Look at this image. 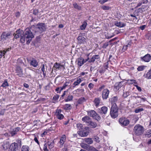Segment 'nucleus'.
Here are the masks:
<instances>
[{
    "label": "nucleus",
    "mask_w": 151,
    "mask_h": 151,
    "mask_svg": "<svg viewBox=\"0 0 151 151\" xmlns=\"http://www.w3.org/2000/svg\"><path fill=\"white\" fill-rule=\"evenodd\" d=\"M34 37V36L31 31L29 29H26L24 35L21 37L20 41L24 43L26 41L27 43L29 44Z\"/></svg>",
    "instance_id": "1"
},
{
    "label": "nucleus",
    "mask_w": 151,
    "mask_h": 151,
    "mask_svg": "<svg viewBox=\"0 0 151 151\" xmlns=\"http://www.w3.org/2000/svg\"><path fill=\"white\" fill-rule=\"evenodd\" d=\"M118 108L116 104L112 105L110 109V115L113 119L116 118L118 115Z\"/></svg>",
    "instance_id": "2"
},
{
    "label": "nucleus",
    "mask_w": 151,
    "mask_h": 151,
    "mask_svg": "<svg viewBox=\"0 0 151 151\" xmlns=\"http://www.w3.org/2000/svg\"><path fill=\"white\" fill-rule=\"evenodd\" d=\"M133 131L136 135L139 136L143 133L144 129L143 127L140 124H138L134 126Z\"/></svg>",
    "instance_id": "3"
},
{
    "label": "nucleus",
    "mask_w": 151,
    "mask_h": 151,
    "mask_svg": "<svg viewBox=\"0 0 151 151\" xmlns=\"http://www.w3.org/2000/svg\"><path fill=\"white\" fill-rule=\"evenodd\" d=\"M46 29V26L45 23H38L36 26L35 30V33L39 32L41 33L45 31Z\"/></svg>",
    "instance_id": "4"
},
{
    "label": "nucleus",
    "mask_w": 151,
    "mask_h": 151,
    "mask_svg": "<svg viewBox=\"0 0 151 151\" xmlns=\"http://www.w3.org/2000/svg\"><path fill=\"white\" fill-rule=\"evenodd\" d=\"M81 147L88 151H99L93 146L90 145L85 143H81L80 144Z\"/></svg>",
    "instance_id": "5"
},
{
    "label": "nucleus",
    "mask_w": 151,
    "mask_h": 151,
    "mask_svg": "<svg viewBox=\"0 0 151 151\" xmlns=\"http://www.w3.org/2000/svg\"><path fill=\"white\" fill-rule=\"evenodd\" d=\"M88 115V116L96 120H100L101 119L100 116L96 112L93 110H91L87 111Z\"/></svg>",
    "instance_id": "6"
},
{
    "label": "nucleus",
    "mask_w": 151,
    "mask_h": 151,
    "mask_svg": "<svg viewBox=\"0 0 151 151\" xmlns=\"http://www.w3.org/2000/svg\"><path fill=\"white\" fill-rule=\"evenodd\" d=\"M12 37V36L11 33L8 32L6 33V32H3L1 36V41L8 40Z\"/></svg>",
    "instance_id": "7"
},
{
    "label": "nucleus",
    "mask_w": 151,
    "mask_h": 151,
    "mask_svg": "<svg viewBox=\"0 0 151 151\" xmlns=\"http://www.w3.org/2000/svg\"><path fill=\"white\" fill-rule=\"evenodd\" d=\"M90 55V53L87 55L88 58L86 59H84L83 58L81 57L78 59V65L79 66L82 65L85 63L88 60L89 58L88 57Z\"/></svg>",
    "instance_id": "8"
},
{
    "label": "nucleus",
    "mask_w": 151,
    "mask_h": 151,
    "mask_svg": "<svg viewBox=\"0 0 151 151\" xmlns=\"http://www.w3.org/2000/svg\"><path fill=\"white\" fill-rule=\"evenodd\" d=\"M119 122L123 126H127L129 123V120L124 118H120L119 120Z\"/></svg>",
    "instance_id": "9"
},
{
    "label": "nucleus",
    "mask_w": 151,
    "mask_h": 151,
    "mask_svg": "<svg viewBox=\"0 0 151 151\" xmlns=\"http://www.w3.org/2000/svg\"><path fill=\"white\" fill-rule=\"evenodd\" d=\"M18 149L17 144L16 143H14L11 145L8 151H17Z\"/></svg>",
    "instance_id": "10"
},
{
    "label": "nucleus",
    "mask_w": 151,
    "mask_h": 151,
    "mask_svg": "<svg viewBox=\"0 0 151 151\" xmlns=\"http://www.w3.org/2000/svg\"><path fill=\"white\" fill-rule=\"evenodd\" d=\"M24 32L23 30L21 29L17 30L16 33L14 34L13 35L14 36V38L16 39L19 38L20 37H22V35H23Z\"/></svg>",
    "instance_id": "11"
},
{
    "label": "nucleus",
    "mask_w": 151,
    "mask_h": 151,
    "mask_svg": "<svg viewBox=\"0 0 151 151\" xmlns=\"http://www.w3.org/2000/svg\"><path fill=\"white\" fill-rule=\"evenodd\" d=\"M39 62L34 58H32L29 60V64L30 65L36 68L38 65Z\"/></svg>",
    "instance_id": "12"
},
{
    "label": "nucleus",
    "mask_w": 151,
    "mask_h": 151,
    "mask_svg": "<svg viewBox=\"0 0 151 151\" xmlns=\"http://www.w3.org/2000/svg\"><path fill=\"white\" fill-rule=\"evenodd\" d=\"M109 93V90L107 89H104L102 92V98L104 99H106L108 97Z\"/></svg>",
    "instance_id": "13"
},
{
    "label": "nucleus",
    "mask_w": 151,
    "mask_h": 151,
    "mask_svg": "<svg viewBox=\"0 0 151 151\" xmlns=\"http://www.w3.org/2000/svg\"><path fill=\"white\" fill-rule=\"evenodd\" d=\"M82 120L85 122L87 125H89V123L92 121L91 119L88 116H86L82 118Z\"/></svg>",
    "instance_id": "14"
},
{
    "label": "nucleus",
    "mask_w": 151,
    "mask_h": 151,
    "mask_svg": "<svg viewBox=\"0 0 151 151\" xmlns=\"http://www.w3.org/2000/svg\"><path fill=\"white\" fill-rule=\"evenodd\" d=\"M141 58L142 60L145 62H148L151 60V56L150 54H148Z\"/></svg>",
    "instance_id": "15"
},
{
    "label": "nucleus",
    "mask_w": 151,
    "mask_h": 151,
    "mask_svg": "<svg viewBox=\"0 0 151 151\" xmlns=\"http://www.w3.org/2000/svg\"><path fill=\"white\" fill-rule=\"evenodd\" d=\"M77 39L78 42L80 44H85L86 43V39L81 35H79Z\"/></svg>",
    "instance_id": "16"
},
{
    "label": "nucleus",
    "mask_w": 151,
    "mask_h": 151,
    "mask_svg": "<svg viewBox=\"0 0 151 151\" xmlns=\"http://www.w3.org/2000/svg\"><path fill=\"white\" fill-rule=\"evenodd\" d=\"M63 68V65H61L60 64L56 63L54 64L53 69L55 70H60Z\"/></svg>",
    "instance_id": "17"
},
{
    "label": "nucleus",
    "mask_w": 151,
    "mask_h": 151,
    "mask_svg": "<svg viewBox=\"0 0 151 151\" xmlns=\"http://www.w3.org/2000/svg\"><path fill=\"white\" fill-rule=\"evenodd\" d=\"M108 111V108L106 106H103L101 108L100 113L101 114H106Z\"/></svg>",
    "instance_id": "18"
},
{
    "label": "nucleus",
    "mask_w": 151,
    "mask_h": 151,
    "mask_svg": "<svg viewBox=\"0 0 151 151\" xmlns=\"http://www.w3.org/2000/svg\"><path fill=\"white\" fill-rule=\"evenodd\" d=\"M20 128L19 127H17L13 129V130L10 132V134L12 136H13L15 135L19 130Z\"/></svg>",
    "instance_id": "19"
},
{
    "label": "nucleus",
    "mask_w": 151,
    "mask_h": 151,
    "mask_svg": "<svg viewBox=\"0 0 151 151\" xmlns=\"http://www.w3.org/2000/svg\"><path fill=\"white\" fill-rule=\"evenodd\" d=\"M16 71L18 73V75L19 76H20L23 75V70L19 66L17 67L16 68Z\"/></svg>",
    "instance_id": "20"
},
{
    "label": "nucleus",
    "mask_w": 151,
    "mask_h": 151,
    "mask_svg": "<svg viewBox=\"0 0 151 151\" xmlns=\"http://www.w3.org/2000/svg\"><path fill=\"white\" fill-rule=\"evenodd\" d=\"M84 141L87 144L91 145L93 143V141L91 138H85L84 139Z\"/></svg>",
    "instance_id": "21"
},
{
    "label": "nucleus",
    "mask_w": 151,
    "mask_h": 151,
    "mask_svg": "<svg viewBox=\"0 0 151 151\" xmlns=\"http://www.w3.org/2000/svg\"><path fill=\"white\" fill-rule=\"evenodd\" d=\"M100 99L99 98H96L94 100V102L95 106L96 107H98L99 106L100 103Z\"/></svg>",
    "instance_id": "22"
},
{
    "label": "nucleus",
    "mask_w": 151,
    "mask_h": 151,
    "mask_svg": "<svg viewBox=\"0 0 151 151\" xmlns=\"http://www.w3.org/2000/svg\"><path fill=\"white\" fill-rule=\"evenodd\" d=\"M66 139V136L65 135H63L60 138V143L61 145H63Z\"/></svg>",
    "instance_id": "23"
},
{
    "label": "nucleus",
    "mask_w": 151,
    "mask_h": 151,
    "mask_svg": "<svg viewBox=\"0 0 151 151\" xmlns=\"http://www.w3.org/2000/svg\"><path fill=\"white\" fill-rule=\"evenodd\" d=\"M115 25L118 27H124L125 25V24L121 22H116L115 23Z\"/></svg>",
    "instance_id": "24"
},
{
    "label": "nucleus",
    "mask_w": 151,
    "mask_h": 151,
    "mask_svg": "<svg viewBox=\"0 0 151 151\" xmlns=\"http://www.w3.org/2000/svg\"><path fill=\"white\" fill-rule=\"evenodd\" d=\"M9 147V143L8 142H6L4 143L2 145V148L4 150H7Z\"/></svg>",
    "instance_id": "25"
},
{
    "label": "nucleus",
    "mask_w": 151,
    "mask_h": 151,
    "mask_svg": "<svg viewBox=\"0 0 151 151\" xmlns=\"http://www.w3.org/2000/svg\"><path fill=\"white\" fill-rule=\"evenodd\" d=\"M145 78L147 79H151V68L145 75Z\"/></svg>",
    "instance_id": "26"
},
{
    "label": "nucleus",
    "mask_w": 151,
    "mask_h": 151,
    "mask_svg": "<svg viewBox=\"0 0 151 151\" xmlns=\"http://www.w3.org/2000/svg\"><path fill=\"white\" fill-rule=\"evenodd\" d=\"M117 100V98L116 96H114L110 99V101L112 105L114 104H116V103Z\"/></svg>",
    "instance_id": "27"
},
{
    "label": "nucleus",
    "mask_w": 151,
    "mask_h": 151,
    "mask_svg": "<svg viewBox=\"0 0 151 151\" xmlns=\"http://www.w3.org/2000/svg\"><path fill=\"white\" fill-rule=\"evenodd\" d=\"M81 81L80 78H78L76 81L74 82L73 85L74 86H73V87H74L75 86L78 85L81 83Z\"/></svg>",
    "instance_id": "28"
},
{
    "label": "nucleus",
    "mask_w": 151,
    "mask_h": 151,
    "mask_svg": "<svg viewBox=\"0 0 151 151\" xmlns=\"http://www.w3.org/2000/svg\"><path fill=\"white\" fill-rule=\"evenodd\" d=\"M89 132H88L86 131V132L84 131H83L80 132V135L81 137H86L88 135Z\"/></svg>",
    "instance_id": "29"
},
{
    "label": "nucleus",
    "mask_w": 151,
    "mask_h": 151,
    "mask_svg": "<svg viewBox=\"0 0 151 151\" xmlns=\"http://www.w3.org/2000/svg\"><path fill=\"white\" fill-rule=\"evenodd\" d=\"M92 128H95L97 126V124L96 123L92 122V121L89 123V125Z\"/></svg>",
    "instance_id": "30"
},
{
    "label": "nucleus",
    "mask_w": 151,
    "mask_h": 151,
    "mask_svg": "<svg viewBox=\"0 0 151 151\" xmlns=\"http://www.w3.org/2000/svg\"><path fill=\"white\" fill-rule=\"evenodd\" d=\"M86 101V99L84 97H81L79 99L78 103L79 104H82Z\"/></svg>",
    "instance_id": "31"
},
{
    "label": "nucleus",
    "mask_w": 151,
    "mask_h": 151,
    "mask_svg": "<svg viewBox=\"0 0 151 151\" xmlns=\"http://www.w3.org/2000/svg\"><path fill=\"white\" fill-rule=\"evenodd\" d=\"M146 67V66L145 65H141L139 66L137 68L138 71H140L143 70Z\"/></svg>",
    "instance_id": "32"
},
{
    "label": "nucleus",
    "mask_w": 151,
    "mask_h": 151,
    "mask_svg": "<svg viewBox=\"0 0 151 151\" xmlns=\"http://www.w3.org/2000/svg\"><path fill=\"white\" fill-rule=\"evenodd\" d=\"M29 148L28 146L24 145L22 148L21 151H29Z\"/></svg>",
    "instance_id": "33"
},
{
    "label": "nucleus",
    "mask_w": 151,
    "mask_h": 151,
    "mask_svg": "<svg viewBox=\"0 0 151 151\" xmlns=\"http://www.w3.org/2000/svg\"><path fill=\"white\" fill-rule=\"evenodd\" d=\"M73 5L74 7L77 9L80 10L81 9V6L78 5L76 3H74Z\"/></svg>",
    "instance_id": "34"
},
{
    "label": "nucleus",
    "mask_w": 151,
    "mask_h": 151,
    "mask_svg": "<svg viewBox=\"0 0 151 151\" xmlns=\"http://www.w3.org/2000/svg\"><path fill=\"white\" fill-rule=\"evenodd\" d=\"M73 96L72 95H69L67 97L66 99L65 100V102H68L72 100Z\"/></svg>",
    "instance_id": "35"
},
{
    "label": "nucleus",
    "mask_w": 151,
    "mask_h": 151,
    "mask_svg": "<svg viewBox=\"0 0 151 151\" xmlns=\"http://www.w3.org/2000/svg\"><path fill=\"white\" fill-rule=\"evenodd\" d=\"M76 126L78 129L79 130H83L84 129V127L83 125L80 123H78L76 124Z\"/></svg>",
    "instance_id": "36"
},
{
    "label": "nucleus",
    "mask_w": 151,
    "mask_h": 151,
    "mask_svg": "<svg viewBox=\"0 0 151 151\" xmlns=\"http://www.w3.org/2000/svg\"><path fill=\"white\" fill-rule=\"evenodd\" d=\"M9 84L7 82V81L5 80L4 81V83H3L1 86L3 87H5L6 86H9Z\"/></svg>",
    "instance_id": "37"
},
{
    "label": "nucleus",
    "mask_w": 151,
    "mask_h": 151,
    "mask_svg": "<svg viewBox=\"0 0 151 151\" xmlns=\"http://www.w3.org/2000/svg\"><path fill=\"white\" fill-rule=\"evenodd\" d=\"M62 110L60 109H57L55 113V115L56 116H58L59 115H60L62 114H61Z\"/></svg>",
    "instance_id": "38"
},
{
    "label": "nucleus",
    "mask_w": 151,
    "mask_h": 151,
    "mask_svg": "<svg viewBox=\"0 0 151 151\" xmlns=\"http://www.w3.org/2000/svg\"><path fill=\"white\" fill-rule=\"evenodd\" d=\"M87 23L86 22H84L82 25L80 27V28L81 30L84 29L87 25Z\"/></svg>",
    "instance_id": "39"
},
{
    "label": "nucleus",
    "mask_w": 151,
    "mask_h": 151,
    "mask_svg": "<svg viewBox=\"0 0 151 151\" xmlns=\"http://www.w3.org/2000/svg\"><path fill=\"white\" fill-rule=\"evenodd\" d=\"M146 136L148 137H151V129L147 131L146 132Z\"/></svg>",
    "instance_id": "40"
},
{
    "label": "nucleus",
    "mask_w": 151,
    "mask_h": 151,
    "mask_svg": "<svg viewBox=\"0 0 151 151\" xmlns=\"http://www.w3.org/2000/svg\"><path fill=\"white\" fill-rule=\"evenodd\" d=\"M71 106L70 104H66L64 106V109L66 110L70 109H71Z\"/></svg>",
    "instance_id": "41"
},
{
    "label": "nucleus",
    "mask_w": 151,
    "mask_h": 151,
    "mask_svg": "<svg viewBox=\"0 0 151 151\" xmlns=\"http://www.w3.org/2000/svg\"><path fill=\"white\" fill-rule=\"evenodd\" d=\"M54 142L53 141L50 142L48 141L47 142V145L49 146V148H52L53 147L54 145Z\"/></svg>",
    "instance_id": "42"
},
{
    "label": "nucleus",
    "mask_w": 151,
    "mask_h": 151,
    "mask_svg": "<svg viewBox=\"0 0 151 151\" xmlns=\"http://www.w3.org/2000/svg\"><path fill=\"white\" fill-rule=\"evenodd\" d=\"M111 7L107 6L105 5L102 6H101V8L104 10H109L111 9Z\"/></svg>",
    "instance_id": "43"
},
{
    "label": "nucleus",
    "mask_w": 151,
    "mask_h": 151,
    "mask_svg": "<svg viewBox=\"0 0 151 151\" xmlns=\"http://www.w3.org/2000/svg\"><path fill=\"white\" fill-rule=\"evenodd\" d=\"M59 95L57 94H56L53 97V100L55 101V102H54V103L56 102L58 100L59 98Z\"/></svg>",
    "instance_id": "44"
},
{
    "label": "nucleus",
    "mask_w": 151,
    "mask_h": 151,
    "mask_svg": "<svg viewBox=\"0 0 151 151\" xmlns=\"http://www.w3.org/2000/svg\"><path fill=\"white\" fill-rule=\"evenodd\" d=\"M115 87L117 89H119L122 86V84L121 82L117 83L116 84Z\"/></svg>",
    "instance_id": "45"
},
{
    "label": "nucleus",
    "mask_w": 151,
    "mask_h": 151,
    "mask_svg": "<svg viewBox=\"0 0 151 151\" xmlns=\"http://www.w3.org/2000/svg\"><path fill=\"white\" fill-rule=\"evenodd\" d=\"M41 70L43 72V74L44 76H45L46 74L45 70V65L43 64L42 67L41 68Z\"/></svg>",
    "instance_id": "46"
},
{
    "label": "nucleus",
    "mask_w": 151,
    "mask_h": 151,
    "mask_svg": "<svg viewBox=\"0 0 151 151\" xmlns=\"http://www.w3.org/2000/svg\"><path fill=\"white\" fill-rule=\"evenodd\" d=\"M144 109L143 108H137L135 109V112L136 113H138L140 112L143 111Z\"/></svg>",
    "instance_id": "47"
},
{
    "label": "nucleus",
    "mask_w": 151,
    "mask_h": 151,
    "mask_svg": "<svg viewBox=\"0 0 151 151\" xmlns=\"http://www.w3.org/2000/svg\"><path fill=\"white\" fill-rule=\"evenodd\" d=\"M129 95V92H126L125 93L124 92L123 94V96L124 98H126Z\"/></svg>",
    "instance_id": "48"
},
{
    "label": "nucleus",
    "mask_w": 151,
    "mask_h": 151,
    "mask_svg": "<svg viewBox=\"0 0 151 151\" xmlns=\"http://www.w3.org/2000/svg\"><path fill=\"white\" fill-rule=\"evenodd\" d=\"M131 81L132 83H130L132 84H137V83L136 82V81L135 80H132V79H128L127 81Z\"/></svg>",
    "instance_id": "49"
},
{
    "label": "nucleus",
    "mask_w": 151,
    "mask_h": 151,
    "mask_svg": "<svg viewBox=\"0 0 151 151\" xmlns=\"http://www.w3.org/2000/svg\"><path fill=\"white\" fill-rule=\"evenodd\" d=\"M58 119H62L64 117L63 114H61L60 115H59L58 116H56Z\"/></svg>",
    "instance_id": "50"
},
{
    "label": "nucleus",
    "mask_w": 151,
    "mask_h": 151,
    "mask_svg": "<svg viewBox=\"0 0 151 151\" xmlns=\"http://www.w3.org/2000/svg\"><path fill=\"white\" fill-rule=\"evenodd\" d=\"M67 86V85L66 84H64L62 87H60V90L59 92H61V91L63 89H64Z\"/></svg>",
    "instance_id": "51"
},
{
    "label": "nucleus",
    "mask_w": 151,
    "mask_h": 151,
    "mask_svg": "<svg viewBox=\"0 0 151 151\" xmlns=\"http://www.w3.org/2000/svg\"><path fill=\"white\" fill-rule=\"evenodd\" d=\"M94 86V84L93 83H90L88 85V87L91 90L92 89Z\"/></svg>",
    "instance_id": "52"
},
{
    "label": "nucleus",
    "mask_w": 151,
    "mask_h": 151,
    "mask_svg": "<svg viewBox=\"0 0 151 151\" xmlns=\"http://www.w3.org/2000/svg\"><path fill=\"white\" fill-rule=\"evenodd\" d=\"M47 145L46 143L44 144L43 148V150L44 151H48V149H47Z\"/></svg>",
    "instance_id": "53"
},
{
    "label": "nucleus",
    "mask_w": 151,
    "mask_h": 151,
    "mask_svg": "<svg viewBox=\"0 0 151 151\" xmlns=\"http://www.w3.org/2000/svg\"><path fill=\"white\" fill-rule=\"evenodd\" d=\"M109 45L108 42H106L104 43L103 46V48H106Z\"/></svg>",
    "instance_id": "54"
},
{
    "label": "nucleus",
    "mask_w": 151,
    "mask_h": 151,
    "mask_svg": "<svg viewBox=\"0 0 151 151\" xmlns=\"http://www.w3.org/2000/svg\"><path fill=\"white\" fill-rule=\"evenodd\" d=\"M88 60H89L88 62L90 63L94 62V61H95L93 56L90 59L89 58V59Z\"/></svg>",
    "instance_id": "55"
},
{
    "label": "nucleus",
    "mask_w": 151,
    "mask_h": 151,
    "mask_svg": "<svg viewBox=\"0 0 151 151\" xmlns=\"http://www.w3.org/2000/svg\"><path fill=\"white\" fill-rule=\"evenodd\" d=\"M6 54V52H3L2 51H0V58H1L3 56H4Z\"/></svg>",
    "instance_id": "56"
},
{
    "label": "nucleus",
    "mask_w": 151,
    "mask_h": 151,
    "mask_svg": "<svg viewBox=\"0 0 151 151\" xmlns=\"http://www.w3.org/2000/svg\"><path fill=\"white\" fill-rule=\"evenodd\" d=\"M128 47V45L124 46L122 49V51L124 52L127 49Z\"/></svg>",
    "instance_id": "57"
},
{
    "label": "nucleus",
    "mask_w": 151,
    "mask_h": 151,
    "mask_svg": "<svg viewBox=\"0 0 151 151\" xmlns=\"http://www.w3.org/2000/svg\"><path fill=\"white\" fill-rule=\"evenodd\" d=\"M109 0H99L98 2L100 3L101 4H103L105 2Z\"/></svg>",
    "instance_id": "58"
},
{
    "label": "nucleus",
    "mask_w": 151,
    "mask_h": 151,
    "mask_svg": "<svg viewBox=\"0 0 151 151\" xmlns=\"http://www.w3.org/2000/svg\"><path fill=\"white\" fill-rule=\"evenodd\" d=\"M33 12L34 14L36 15L38 13V10L37 9H34L33 11Z\"/></svg>",
    "instance_id": "59"
},
{
    "label": "nucleus",
    "mask_w": 151,
    "mask_h": 151,
    "mask_svg": "<svg viewBox=\"0 0 151 151\" xmlns=\"http://www.w3.org/2000/svg\"><path fill=\"white\" fill-rule=\"evenodd\" d=\"M11 47H10V48H6L4 49V50L2 51L3 52H6V53L8 51H10V50H11Z\"/></svg>",
    "instance_id": "60"
},
{
    "label": "nucleus",
    "mask_w": 151,
    "mask_h": 151,
    "mask_svg": "<svg viewBox=\"0 0 151 151\" xmlns=\"http://www.w3.org/2000/svg\"><path fill=\"white\" fill-rule=\"evenodd\" d=\"M134 86L136 87V88L139 91V92L141 91L142 89L139 86L137 85H135Z\"/></svg>",
    "instance_id": "61"
},
{
    "label": "nucleus",
    "mask_w": 151,
    "mask_h": 151,
    "mask_svg": "<svg viewBox=\"0 0 151 151\" xmlns=\"http://www.w3.org/2000/svg\"><path fill=\"white\" fill-rule=\"evenodd\" d=\"M5 111V109L1 110L0 112V114L1 115H3Z\"/></svg>",
    "instance_id": "62"
},
{
    "label": "nucleus",
    "mask_w": 151,
    "mask_h": 151,
    "mask_svg": "<svg viewBox=\"0 0 151 151\" xmlns=\"http://www.w3.org/2000/svg\"><path fill=\"white\" fill-rule=\"evenodd\" d=\"M93 58L95 60L98 59L100 58L99 56V55H95L93 56Z\"/></svg>",
    "instance_id": "63"
},
{
    "label": "nucleus",
    "mask_w": 151,
    "mask_h": 151,
    "mask_svg": "<svg viewBox=\"0 0 151 151\" xmlns=\"http://www.w3.org/2000/svg\"><path fill=\"white\" fill-rule=\"evenodd\" d=\"M94 140L97 142H100L99 138L97 137H95Z\"/></svg>",
    "instance_id": "64"
}]
</instances>
